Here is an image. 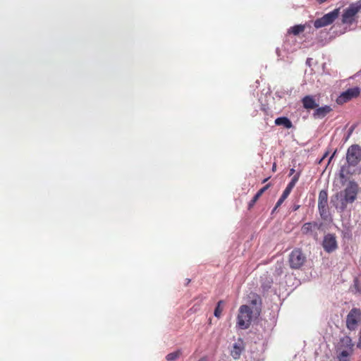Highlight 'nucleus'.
I'll use <instances>...</instances> for the list:
<instances>
[{"label":"nucleus","instance_id":"obj_1","mask_svg":"<svg viewBox=\"0 0 361 361\" xmlns=\"http://www.w3.org/2000/svg\"><path fill=\"white\" fill-rule=\"evenodd\" d=\"M262 311V300L259 295L250 293V339L257 346L256 350H262L264 344L265 329L259 317Z\"/></svg>","mask_w":361,"mask_h":361},{"label":"nucleus","instance_id":"obj_2","mask_svg":"<svg viewBox=\"0 0 361 361\" xmlns=\"http://www.w3.org/2000/svg\"><path fill=\"white\" fill-rule=\"evenodd\" d=\"M361 161V147L354 144L350 145L346 152V164L341 167L339 176L341 178H345L346 176L351 173L350 167L356 166Z\"/></svg>","mask_w":361,"mask_h":361},{"label":"nucleus","instance_id":"obj_3","mask_svg":"<svg viewBox=\"0 0 361 361\" xmlns=\"http://www.w3.org/2000/svg\"><path fill=\"white\" fill-rule=\"evenodd\" d=\"M358 190V184L354 180L349 181L346 188L336 195V197L340 201V204L336 205V208L344 211L348 204H352L356 200Z\"/></svg>","mask_w":361,"mask_h":361},{"label":"nucleus","instance_id":"obj_4","mask_svg":"<svg viewBox=\"0 0 361 361\" xmlns=\"http://www.w3.org/2000/svg\"><path fill=\"white\" fill-rule=\"evenodd\" d=\"M307 260L306 255L300 249L293 250L288 257L290 267L293 269L301 268Z\"/></svg>","mask_w":361,"mask_h":361},{"label":"nucleus","instance_id":"obj_5","mask_svg":"<svg viewBox=\"0 0 361 361\" xmlns=\"http://www.w3.org/2000/svg\"><path fill=\"white\" fill-rule=\"evenodd\" d=\"M340 14V8H336L334 11L324 15L322 18H317L314 22L315 28L319 29L332 24Z\"/></svg>","mask_w":361,"mask_h":361},{"label":"nucleus","instance_id":"obj_6","mask_svg":"<svg viewBox=\"0 0 361 361\" xmlns=\"http://www.w3.org/2000/svg\"><path fill=\"white\" fill-rule=\"evenodd\" d=\"M361 9V4L359 2L352 4L345 9L342 15L343 23L351 24L354 21V16Z\"/></svg>","mask_w":361,"mask_h":361},{"label":"nucleus","instance_id":"obj_7","mask_svg":"<svg viewBox=\"0 0 361 361\" xmlns=\"http://www.w3.org/2000/svg\"><path fill=\"white\" fill-rule=\"evenodd\" d=\"M361 322V310L359 308H353L347 315L346 326L350 330H355Z\"/></svg>","mask_w":361,"mask_h":361},{"label":"nucleus","instance_id":"obj_8","mask_svg":"<svg viewBox=\"0 0 361 361\" xmlns=\"http://www.w3.org/2000/svg\"><path fill=\"white\" fill-rule=\"evenodd\" d=\"M300 177V172L297 173L292 178L290 182L288 184L286 189L283 190V194L277 201L274 208L273 209L272 213L274 212L278 207H279L282 203L285 201V200L290 195L293 188L295 187L296 183L298 182Z\"/></svg>","mask_w":361,"mask_h":361},{"label":"nucleus","instance_id":"obj_9","mask_svg":"<svg viewBox=\"0 0 361 361\" xmlns=\"http://www.w3.org/2000/svg\"><path fill=\"white\" fill-rule=\"evenodd\" d=\"M322 223L317 221L307 222L303 224L301 231L303 234L310 235L314 239L317 238V231L321 229Z\"/></svg>","mask_w":361,"mask_h":361},{"label":"nucleus","instance_id":"obj_10","mask_svg":"<svg viewBox=\"0 0 361 361\" xmlns=\"http://www.w3.org/2000/svg\"><path fill=\"white\" fill-rule=\"evenodd\" d=\"M248 305H241L237 317V327L240 329L248 328Z\"/></svg>","mask_w":361,"mask_h":361},{"label":"nucleus","instance_id":"obj_11","mask_svg":"<svg viewBox=\"0 0 361 361\" xmlns=\"http://www.w3.org/2000/svg\"><path fill=\"white\" fill-rule=\"evenodd\" d=\"M360 88L357 87L349 88L341 94V95L336 99V102L338 104H342L353 98L357 97L360 94Z\"/></svg>","mask_w":361,"mask_h":361},{"label":"nucleus","instance_id":"obj_12","mask_svg":"<svg viewBox=\"0 0 361 361\" xmlns=\"http://www.w3.org/2000/svg\"><path fill=\"white\" fill-rule=\"evenodd\" d=\"M324 250L327 252H332L337 248L336 237L333 234H327L324 236L323 243Z\"/></svg>","mask_w":361,"mask_h":361},{"label":"nucleus","instance_id":"obj_13","mask_svg":"<svg viewBox=\"0 0 361 361\" xmlns=\"http://www.w3.org/2000/svg\"><path fill=\"white\" fill-rule=\"evenodd\" d=\"M301 102L303 108L308 111L315 109L319 105V102H317L316 96L314 95H306L302 99Z\"/></svg>","mask_w":361,"mask_h":361},{"label":"nucleus","instance_id":"obj_14","mask_svg":"<svg viewBox=\"0 0 361 361\" xmlns=\"http://www.w3.org/2000/svg\"><path fill=\"white\" fill-rule=\"evenodd\" d=\"M245 344L241 338L235 341L231 350V355L234 359H238L243 351L245 350Z\"/></svg>","mask_w":361,"mask_h":361},{"label":"nucleus","instance_id":"obj_15","mask_svg":"<svg viewBox=\"0 0 361 361\" xmlns=\"http://www.w3.org/2000/svg\"><path fill=\"white\" fill-rule=\"evenodd\" d=\"M354 343L348 336H345L339 339L336 349L353 350Z\"/></svg>","mask_w":361,"mask_h":361},{"label":"nucleus","instance_id":"obj_16","mask_svg":"<svg viewBox=\"0 0 361 361\" xmlns=\"http://www.w3.org/2000/svg\"><path fill=\"white\" fill-rule=\"evenodd\" d=\"M332 108L329 105H324L323 106L317 107L313 114L312 116L315 119H322L324 118L328 114H329L332 111Z\"/></svg>","mask_w":361,"mask_h":361},{"label":"nucleus","instance_id":"obj_17","mask_svg":"<svg viewBox=\"0 0 361 361\" xmlns=\"http://www.w3.org/2000/svg\"><path fill=\"white\" fill-rule=\"evenodd\" d=\"M275 124L276 126H282L287 129H290L293 127L292 122L287 117H279L275 120Z\"/></svg>","mask_w":361,"mask_h":361},{"label":"nucleus","instance_id":"obj_18","mask_svg":"<svg viewBox=\"0 0 361 361\" xmlns=\"http://www.w3.org/2000/svg\"><path fill=\"white\" fill-rule=\"evenodd\" d=\"M328 205V193L325 190H322L319 193L318 206Z\"/></svg>","mask_w":361,"mask_h":361},{"label":"nucleus","instance_id":"obj_19","mask_svg":"<svg viewBox=\"0 0 361 361\" xmlns=\"http://www.w3.org/2000/svg\"><path fill=\"white\" fill-rule=\"evenodd\" d=\"M341 234L344 240H349L353 236L352 228L350 226H343L341 229Z\"/></svg>","mask_w":361,"mask_h":361},{"label":"nucleus","instance_id":"obj_20","mask_svg":"<svg viewBox=\"0 0 361 361\" xmlns=\"http://www.w3.org/2000/svg\"><path fill=\"white\" fill-rule=\"evenodd\" d=\"M318 209L322 219L326 220L329 216L328 205L318 206Z\"/></svg>","mask_w":361,"mask_h":361},{"label":"nucleus","instance_id":"obj_21","mask_svg":"<svg viewBox=\"0 0 361 361\" xmlns=\"http://www.w3.org/2000/svg\"><path fill=\"white\" fill-rule=\"evenodd\" d=\"M269 185H267L262 188L253 197L252 200L250 202V207H251L259 199V197L264 192V191L268 188Z\"/></svg>","mask_w":361,"mask_h":361},{"label":"nucleus","instance_id":"obj_22","mask_svg":"<svg viewBox=\"0 0 361 361\" xmlns=\"http://www.w3.org/2000/svg\"><path fill=\"white\" fill-rule=\"evenodd\" d=\"M304 30H305V26L302 25H295V26L290 27V32L295 35H299L300 33L303 32Z\"/></svg>","mask_w":361,"mask_h":361},{"label":"nucleus","instance_id":"obj_23","mask_svg":"<svg viewBox=\"0 0 361 361\" xmlns=\"http://www.w3.org/2000/svg\"><path fill=\"white\" fill-rule=\"evenodd\" d=\"M180 351L177 350V351H175V352L168 354L166 355V358L168 361H175L180 357Z\"/></svg>","mask_w":361,"mask_h":361},{"label":"nucleus","instance_id":"obj_24","mask_svg":"<svg viewBox=\"0 0 361 361\" xmlns=\"http://www.w3.org/2000/svg\"><path fill=\"white\" fill-rule=\"evenodd\" d=\"M224 303L223 300H219L217 303V305L214 310V314L216 317H218L219 318L221 314V312H222V308H221V305Z\"/></svg>","mask_w":361,"mask_h":361},{"label":"nucleus","instance_id":"obj_25","mask_svg":"<svg viewBox=\"0 0 361 361\" xmlns=\"http://www.w3.org/2000/svg\"><path fill=\"white\" fill-rule=\"evenodd\" d=\"M283 273V269H282V266L281 264H277L276 265L275 267V274L277 275V276H280Z\"/></svg>","mask_w":361,"mask_h":361},{"label":"nucleus","instance_id":"obj_26","mask_svg":"<svg viewBox=\"0 0 361 361\" xmlns=\"http://www.w3.org/2000/svg\"><path fill=\"white\" fill-rule=\"evenodd\" d=\"M355 129V126H352L349 130H348V134L346 135L345 137V141H347L349 137H350L351 134L353 133V130Z\"/></svg>","mask_w":361,"mask_h":361},{"label":"nucleus","instance_id":"obj_27","mask_svg":"<svg viewBox=\"0 0 361 361\" xmlns=\"http://www.w3.org/2000/svg\"><path fill=\"white\" fill-rule=\"evenodd\" d=\"M357 348L361 349V331H360V333H359V340L357 343Z\"/></svg>","mask_w":361,"mask_h":361},{"label":"nucleus","instance_id":"obj_28","mask_svg":"<svg viewBox=\"0 0 361 361\" xmlns=\"http://www.w3.org/2000/svg\"><path fill=\"white\" fill-rule=\"evenodd\" d=\"M271 283L272 281H269L268 284H262V286L264 289H269L271 287Z\"/></svg>","mask_w":361,"mask_h":361},{"label":"nucleus","instance_id":"obj_29","mask_svg":"<svg viewBox=\"0 0 361 361\" xmlns=\"http://www.w3.org/2000/svg\"><path fill=\"white\" fill-rule=\"evenodd\" d=\"M276 54L278 56L279 59H281V50H280L279 48H276Z\"/></svg>","mask_w":361,"mask_h":361},{"label":"nucleus","instance_id":"obj_30","mask_svg":"<svg viewBox=\"0 0 361 361\" xmlns=\"http://www.w3.org/2000/svg\"><path fill=\"white\" fill-rule=\"evenodd\" d=\"M337 152V150L336 149L333 154H331V156L329 158V163L332 160V159L334 157V156H336V154Z\"/></svg>","mask_w":361,"mask_h":361},{"label":"nucleus","instance_id":"obj_31","mask_svg":"<svg viewBox=\"0 0 361 361\" xmlns=\"http://www.w3.org/2000/svg\"><path fill=\"white\" fill-rule=\"evenodd\" d=\"M355 286L357 288V290L359 291L360 290L358 288V281L357 279L355 280Z\"/></svg>","mask_w":361,"mask_h":361},{"label":"nucleus","instance_id":"obj_32","mask_svg":"<svg viewBox=\"0 0 361 361\" xmlns=\"http://www.w3.org/2000/svg\"><path fill=\"white\" fill-rule=\"evenodd\" d=\"M319 4L326 2L327 0H316Z\"/></svg>","mask_w":361,"mask_h":361},{"label":"nucleus","instance_id":"obj_33","mask_svg":"<svg viewBox=\"0 0 361 361\" xmlns=\"http://www.w3.org/2000/svg\"><path fill=\"white\" fill-rule=\"evenodd\" d=\"M294 172H295V169H291L290 170V174H289V176L293 175V174L294 173Z\"/></svg>","mask_w":361,"mask_h":361},{"label":"nucleus","instance_id":"obj_34","mask_svg":"<svg viewBox=\"0 0 361 361\" xmlns=\"http://www.w3.org/2000/svg\"><path fill=\"white\" fill-rule=\"evenodd\" d=\"M328 154H329V152H326L324 154V156H323V157H322V159H324V158L328 155Z\"/></svg>","mask_w":361,"mask_h":361},{"label":"nucleus","instance_id":"obj_35","mask_svg":"<svg viewBox=\"0 0 361 361\" xmlns=\"http://www.w3.org/2000/svg\"><path fill=\"white\" fill-rule=\"evenodd\" d=\"M298 208H299V206H298H298H295V207H294V210H297Z\"/></svg>","mask_w":361,"mask_h":361},{"label":"nucleus","instance_id":"obj_36","mask_svg":"<svg viewBox=\"0 0 361 361\" xmlns=\"http://www.w3.org/2000/svg\"><path fill=\"white\" fill-rule=\"evenodd\" d=\"M310 60V59H307V63H310V61H309Z\"/></svg>","mask_w":361,"mask_h":361},{"label":"nucleus","instance_id":"obj_37","mask_svg":"<svg viewBox=\"0 0 361 361\" xmlns=\"http://www.w3.org/2000/svg\"><path fill=\"white\" fill-rule=\"evenodd\" d=\"M275 168H276V166H275V164H274V165L273 166V170H274V169H275Z\"/></svg>","mask_w":361,"mask_h":361}]
</instances>
